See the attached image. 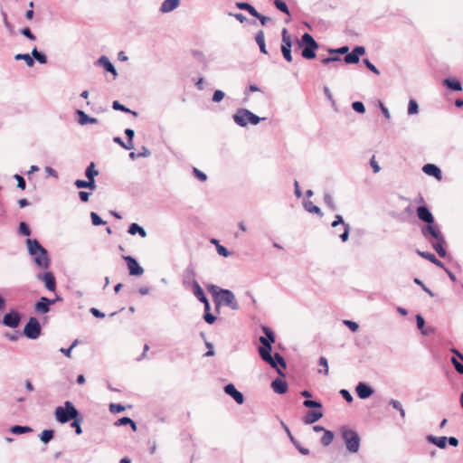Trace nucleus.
Returning a JSON list of instances; mask_svg holds the SVG:
<instances>
[{
	"label": "nucleus",
	"mask_w": 463,
	"mask_h": 463,
	"mask_svg": "<svg viewBox=\"0 0 463 463\" xmlns=\"http://www.w3.org/2000/svg\"><path fill=\"white\" fill-rule=\"evenodd\" d=\"M19 232L22 234V235H24V236H30L31 234V231H30V228L28 227V225L22 222L20 224H19Z\"/></svg>",
	"instance_id": "864d4df0"
},
{
	"label": "nucleus",
	"mask_w": 463,
	"mask_h": 463,
	"mask_svg": "<svg viewBox=\"0 0 463 463\" xmlns=\"http://www.w3.org/2000/svg\"><path fill=\"white\" fill-rule=\"evenodd\" d=\"M24 335L29 339H37L41 335V325L36 317H30L24 328Z\"/></svg>",
	"instance_id": "6e6552de"
},
{
	"label": "nucleus",
	"mask_w": 463,
	"mask_h": 463,
	"mask_svg": "<svg viewBox=\"0 0 463 463\" xmlns=\"http://www.w3.org/2000/svg\"><path fill=\"white\" fill-rule=\"evenodd\" d=\"M426 439L439 449H445L447 446V437H436L433 435H428Z\"/></svg>",
	"instance_id": "393cba45"
},
{
	"label": "nucleus",
	"mask_w": 463,
	"mask_h": 463,
	"mask_svg": "<svg viewBox=\"0 0 463 463\" xmlns=\"http://www.w3.org/2000/svg\"><path fill=\"white\" fill-rule=\"evenodd\" d=\"M364 63L365 64L366 68L370 70L372 72H373L376 75L380 74L379 70L368 59H364Z\"/></svg>",
	"instance_id": "052dcab7"
},
{
	"label": "nucleus",
	"mask_w": 463,
	"mask_h": 463,
	"mask_svg": "<svg viewBox=\"0 0 463 463\" xmlns=\"http://www.w3.org/2000/svg\"><path fill=\"white\" fill-rule=\"evenodd\" d=\"M21 322V315L17 310H11L3 317V325L11 328H16Z\"/></svg>",
	"instance_id": "1a4fd4ad"
},
{
	"label": "nucleus",
	"mask_w": 463,
	"mask_h": 463,
	"mask_svg": "<svg viewBox=\"0 0 463 463\" xmlns=\"http://www.w3.org/2000/svg\"><path fill=\"white\" fill-rule=\"evenodd\" d=\"M417 253H418L420 257H422V258H424V259H426V260H430L431 263L435 264L436 266L440 267V268H444L443 263H442L440 260H439L435 257V255H434V254H432V253H430V252H429V251H420V250H418V251H417Z\"/></svg>",
	"instance_id": "c85d7f7f"
},
{
	"label": "nucleus",
	"mask_w": 463,
	"mask_h": 463,
	"mask_svg": "<svg viewBox=\"0 0 463 463\" xmlns=\"http://www.w3.org/2000/svg\"><path fill=\"white\" fill-rule=\"evenodd\" d=\"M55 303V300H51L46 297H42L35 304L34 309L36 312L45 314L50 311V307Z\"/></svg>",
	"instance_id": "4468645a"
},
{
	"label": "nucleus",
	"mask_w": 463,
	"mask_h": 463,
	"mask_svg": "<svg viewBox=\"0 0 463 463\" xmlns=\"http://www.w3.org/2000/svg\"><path fill=\"white\" fill-rule=\"evenodd\" d=\"M125 134L128 137V140L126 142H123L119 137H118V144L123 146L127 150H131L134 147L133 144V137L135 135V132L131 128H127L125 130Z\"/></svg>",
	"instance_id": "6ab92c4d"
},
{
	"label": "nucleus",
	"mask_w": 463,
	"mask_h": 463,
	"mask_svg": "<svg viewBox=\"0 0 463 463\" xmlns=\"http://www.w3.org/2000/svg\"><path fill=\"white\" fill-rule=\"evenodd\" d=\"M352 108L354 111L358 113H364L365 112V107L363 102L361 101H354L352 103Z\"/></svg>",
	"instance_id": "603ef678"
},
{
	"label": "nucleus",
	"mask_w": 463,
	"mask_h": 463,
	"mask_svg": "<svg viewBox=\"0 0 463 463\" xmlns=\"http://www.w3.org/2000/svg\"><path fill=\"white\" fill-rule=\"evenodd\" d=\"M179 0H165L160 6L161 13H169L178 7Z\"/></svg>",
	"instance_id": "5701e85b"
},
{
	"label": "nucleus",
	"mask_w": 463,
	"mask_h": 463,
	"mask_svg": "<svg viewBox=\"0 0 463 463\" xmlns=\"http://www.w3.org/2000/svg\"><path fill=\"white\" fill-rule=\"evenodd\" d=\"M32 57L35 59L41 64H45L47 62V57L44 53L39 52L37 48H33L32 51Z\"/></svg>",
	"instance_id": "4c0bfd02"
},
{
	"label": "nucleus",
	"mask_w": 463,
	"mask_h": 463,
	"mask_svg": "<svg viewBox=\"0 0 463 463\" xmlns=\"http://www.w3.org/2000/svg\"><path fill=\"white\" fill-rule=\"evenodd\" d=\"M99 175V171L95 169V164L91 162L85 170L87 179L95 178Z\"/></svg>",
	"instance_id": "58836bf2"
},
{
	"label": "nucleus",
	"mask_w": 463,
	"mask_h": 463,
	"mask_svg": "<svg viewBox=\"0 0 463 463\" xmlns=\"http://www.w3.org/2000/svg\"><path fill=\"white\" fill-rule=\"evenodd\" d=\"M420 232L424 239L430 242L436 240L442 241L444 237L439 225L435 223V222L422 226Z\"/></svg>",
	"instance_id": "0eeeda50"
},
{
	"label": "nucleus",
	"mask_w": 463,
	"mask_h": 463,
	"mask_svg": "<svg viewBox=\"0 0 463 463\" xmlns=\"http://www.w3.org/2000/svg\"><path fill=\"white\" fill-rule=\"evenodd\" d=\"M33 430L28 426L14 425L11 427L10 431L15 435H21L31 432Z\"/></svg>",
	"instance_id": "c9c22d12"
},
{
	"label": "nucleus",
	"mask_w": 463,
	"mask_h": 463,
	"mask_svg": "<svg viewBox=\"0 0 463 463\" xmlns=\"http://www.w3.org/2000/svg\"><path fill=\"white\" fill-rule=\"evenodd\" d=\"M192 288H193L194 295L200 302H203V301L207 300V298L203 292V289L202 288V287L199 285V283L196 280H193Z\"/></svg>",
	"instance_id": "b1692460"
},
{
	"label": "nucleus",
	"mask_w": 463,
	"mask_h": 463,
	"mask_svg": "<svg viewBox=\"0 0 463 463\" xmlns=\"http://www.w3.org/2000/svg\"><path fill=\"white\" fill-rule=\"evenodd\" d=\"M271 387L276 393L283 394L288 391V383L280 378H276L271 383Z\"/></svg>",
	"instance_id": "aec40b11"
},
{
	"label": "nucleus",
	"mask_w": 463,
	"mask_h": 463,
	"mask_svg": "<svg viewBox=\"0 0 463 463\" xmlns=\"http://www.w3.org/2000/svg\"><path fill=\"white\" fill-rule=\"evenodd\" d=\"M296 41L299 47H302L303 44L306 45L301 52L303 58L311 60L316 57V50L318 48V44L311 34L305 33L301 36V40L297 39Z\"/></svg>",
	"instance_id": "20e7f679"
},
{
	"label": "nucleus",
	"mask_w": 463,
	"mask_h": 463,
	"mask_svg": "<svg viewBox=\"0 0 463 463\" xmlns=\"http://www.w3.org/2000/svg\"><path fill=\"white\" fill-rule=\"evenodd\" d=\"M129 425L133 431L137 430L136 422L128 417H122L118 419V426Z\"/></svg>",
	"instance_id": "e433bc0d"
},
{
	"label": "nucleus",
	"mask_w": 463,
	"mask_h": 463,
	"mask_svg": "<svg viewBox=\"0 0 463 463\" xmlns=\"http://www.w3.org/2000/svg\"><path fill=\"white\" fill-rule=\"evenodd\" d=\"M343 323L352 331L356 332L359 328V326L356 322L351 320H344Z\"/></svg>",
	"instance_id": "bf43d9fd"
},
{
	"label": "nucleus",
	"mask_w": 463,
	"mask_h": 463,
	"mask_svg": "<svg viewBox=\"0 0 463 463\" xmlns=\"http://www.w3.org/2000/svg\"><path fill=\"white\" fill-rule=\"evenodd\" d=\"M224 392L226 394L232 397L238 404H242L244 402L243 394L236 389L234 384H226L224 387Z\"/></svg>",
	"instance_id": "f8f14e48"
},
{
	"label": "nucleus",
	"mask_w": 463,
	"mask_h": 463,
	"mask_svg": "<svg viewBox=\"0 0 463 463\" xmlns=\"http://www.w3.org/2000/svg\"><path fill=\"white\" fill-rule=\"evenodd\" d=\"M422 171L428 175L434 176L439 180L441 179V171L436 165L426 164L423 165Z\"/></svg>",
	"instance_id": "412c9836"
},
{
	"label": "nucleus",
	"mask_w": 463,
	"mask_h": 463,
	"mask_svg": "<svg viewBox=\"0 0 463 463\" xmlns=\"http://www.w3.org/2000/svg\"><path fill=\"white\" fill-rule=\"evenodd\" d=\"M304 208L308 213H316V214H318L320 216L323 215V213L321 212V209L318 206L314 205L311 201L305 202L304 203Z\"/></svg>",
	"instance_id": "72a5a7b5"
},
{
	"label": "nucleus",
	"mask_w": 463,
	"mask_h": 463,
	"mask_svg": "<svg viewBox=\"0 0 463 463\" xmlns=\"http://www.w3.org/2000/svg\"><path fill=\"white\" fill-rule=\"evenodd\" d=\"M21 33L25 36L26 38H28L29 40H32V41H34L35 40V36L34 34H33V33L31 32L30 28L28 27H25L24 28L22 31H21Z\"/></svg>",
	"instance_id": "69168bd1"
},
{
	"label": "nucleus",
	"mask_w": 463,
	"mask_h": 463,
	"mask_svg": "<svg viewBox=\"0 0 463 463\" xmlns=\"http://www.w3.org/2000/svg\"><path fill=\"white\" fill-rule=\"evenodd\" d=\"M360 58L352 51L344 57V61L347 64H355L359 62Z\"/></svg>",
	"instance_id": "37998d69"
},
{
	"label": "nucleus",
	"mask_w": 463,
	"mask_h": 463,
	"mask_svg": "<svg viewBox=\"0 0 463 463\" xmlns=\"http://www.w3.org/2000/svg\"><path fill=\"white\" fill-rule=\"evenodd\" d=\"M355 392L360 399H367L373 393V389L365 383H359L356 385Z\"/></svg>",
	"instance_id": "dca6fc26"
},
{
	"label": "nucleus",
	"mask_w": 463,
	"mask_h": 463,
	"mask_svg": "<svg viewBox=\"0 0 463 463\" xmlns=\"http://www.w3.org/2000/svg\"><path fill=\"white\" fill-rule=\"evenodd\" d=\"M342 438L345 447L350 453H356L360 449V437L358 433L347 428H342Z\"/></svg>",
	"instance_id": "39448f33"
},
{
	"label": "nucleus",
	"mask_w": 463,
	"mask_h": 463,
	"mask_svg": "<svg viewBox=\"0 0 463 463\" xmlns=\"http://www.w3.org/2000/svg\"><path fill=\"white\" fill-rule=\"evenodd\" d=\"M430 244L434 250L439 254V257L444 258L447 255L446 250H445V244L446 241L445 238H442V241L436 240L430 241Z\"/></svg>",
	"instance_id": "4be33fe9"
},
{
	"label": "nucleus",
	"mask_w": 463,
	"mask_h": 463,
	"mask_svg": "<svg viewBox=\"0 0 463 463\" xmlns=\"http://www.w3.org/2000/svg\"><path fill=\"white\" fill-rule=\"evenodd\" d=\"M451 363L454 365L455 370L459 373L463 374V362L460 363L456 357L451 358Z\"/></svg>",
	"instance_id": "8fccbe9b"
},
{
	"label": "nucleus",
	"mask_w": 463,
	"mask_h": 463,
	"mask_svg": "<svg viewBox=\"0 0 463 463\" xmlns=\"http://www.w3.org/2000/svg\"><path fill=\"white\" fill-rule=\"evenodd\" d=\"M281 52H282L284 59L287 61H288V62L292 61L293 59H292V54H291V49L281 47Z\"/></svg>",
	"instance_id": "680f3d73"
},
{
	"label": "nucleus",
	"mask_w": 463,
	"mask_h": 463,
	"mask_svg": "<svg viewBox=\"0 0 463 463\" xmlns=\"http://www.w3.org/2000/svg\"><path fill=\"white\" fill-rule=\"evenodd\" d=\"M340 394L347 402H353V396L351 395V393L347 390L342 389L340 391Z\"/></svg>",
	"instance_id": "338daca9"
},
{
	"label": "nucleus",
	"mask_w": 463,
	"mask_h": 463,
	"mask_svg": "<svg viewBox=\"0 0 463 463\" xmlns=\"http://www.w3.org/2000/svg\"><path fill=\"white\" fill-rule=\"evenodd\" d=\"M14 179L17 181V186L22 189V190H24L25 187H26V184H25V181L24 179L20 175H14Z\"/></svg>",
	"instance_id": "e2e57ef3"
},
{
	"label": "nucleus",
	"mask_w": 463,
	"mask_h": 463,
	"mask_svg": "<svg viewBox=\"0 0 463 463\" xmlns=\"http://www.w3.org/2000/svg\"><path fill=\"white\" fill-rule=\"evenodd\" d=\"M14 59L16 61H20V60L24 61L28 67H33L34 65V61H33L32 55H30L28 53H18L14 56Z\"/></svg>",
	"instance_id": "f704fd0d"
},
{
	"label": "nucleus",
	"mask_w": 463,
	"mask_h": 463,
	"mask_svg": "<svg viewBox=\"0 0 463 463\" xmlns=\"http://www.w3.org/2000/svg\"><path fill=\"white\" fill-rule=\"evenodd\" d=\"M344 228V232L343 233H341L339 235V238L341 239V241L343 242L346 241L349 238V233H350V225L349 224H345V226L343 227Z\"/></svg>",
	"instance_id": "5fc2aeb1"
},
{
	"label": "nucleus",
	"mask_w": 463,
	"mask_h": 463,
	"mask_svg": "<svg viewBox=\"0 0 463 463\" xmlns=\"http://www.w3.org/2000/svg\"><path fill=\"white\" fill-rule=\"evenodd\" d=\"M324 203H326V205L331 210V211H335L336 210V205L334 202V199L332 197V195L330 194H324Z\"/></svg>",
	"instance_id": "c03bdc74"
},
{
	"label": "nucleus",
	"mask_w": 463,
	"mask_h": 463,
	"mask_svg": "<svg viewBox=\"0 0 463 463\" xmlns=\"http://www.w3.org/2000/svg\"><path fill=\"white\" fill-rule=\"evenodd\" d=\"M262 330L265 334V336L260 337L261 346L259 347V353L263 361L266 363H270L272 350L271 345L275 342V335L274 332L268 326H263Z\"/></svg>",
	"instance_id": "f03ea898"
},
{
	"label": "nucleus",
	"mask_w": 463,
	"mask_h": 463,
	"mask_svg": "<svg viewBox=\"0 0 463 463\" xmlns=\"http://www.w3.org/2000/svg\"><path fill=\"white\" fill-rule=\"evenodd\" d=\"M303 405L307 408H315V409L322 408V403L320 402L313 401V400H309V399H306L303 402Z\"/></svg>",
	"instance_id": "de8ad7c7"
},
{
	"label": "nucleus",
	"mask_w": 463,
	"mask_h": 463,
	"mask_svg": "<svg viewBox=\"0 0 463 463\" xmlns=\"http://www.w3.org/2000/svg\"><path fill=\"white\" fill-rule=\"evenodd\" d=\"M216 250H217V252L219 255L225 257V258L231 256V254H232L224 246H222L221 244H217Z\"/></svg>",
	"instance_id": "6e6d98bb"
},
{
	"label": "nucleus",
	"mask_w": 463,
	"mask_h": 463,
	"mask_svg": "<svg viewBox=\"0 0 463 463\" xmlns=\"http://www.w3.org/2000/svg\"><path fill=\"white\" fill-rule=\"evenodd\" d=\"M281 35H282L281 47L282 48H289V49H291V47H292V39H291V36L288 34V30L286 28L282 29Z\"/></svg>",
	"instance_id": "2f4dec72"
},
{
	"label": "nucleus",
	"mask_w": 463,
	"mask_h": 463,
	"mask_svg": "<svg viewBox=\"0 0 463 463\" xmlns=\"http://www.w3.org/2000/svg\"><path fill=\"white\" fill-rule=\"evenodd\" d=\"M255 41L257 43V44L259 45L260 47V51L264 53V54H267L268 53V51L266 49V44H265V37H264V33L263 31H259L255 36Z\"/></svg>",
	"instance_id": "c756f323"
},
{
	"label": "nucleus",
	"mask_w": 463,
	"mask_h": 463,
	"mask_svg": "<svg viewBox=\"0 0 463 463\" xmlns=\"http://www.w3.org/2000/svg\"><path fill=\"white\" fill-rule=\"evenodd\" d=\"M128 232L131 235H135V234L138 233L142 238L146 236V232L145 231V229L135 222L130 224Z\"/></svg>",
	"instance_id": "7c9ffc66"
},
{
	"label": "nucleus",
	"mask_w": 463,
	"mask_h": 463,
	"mask_svg": "<svg viewBox=\"0 0 463 463\" xmlns=\"http://www.w3.org/2000/svg\"><path fill=\"white\" fill-rule=\"evenodd\" d=\"M203 319H204V321L206 323L212 325L216 320V317L213 314H211L210 312H206L203 315Z\"/></svg>",
	"instance_id": "774afa93"
},
{
	"label": "nucleus",
	"mask_w": 463,
	"mask_h": 463,
	"mask_svg": "<svg viewBox=\"0 0 463 463\" xmlns=\"http://www.w3.org/2000/svg\"><path fill=\"white\" fill-rule=\"evenodd\" d=\"M224 96L225 94L222 90H217L213 95V101L218 103L223 99Z\"/></svg>",
	"instance_id": "13d9d810"
},
{
	"label": "nucleus",
	"mask_w": 463,
	"mask_h": 463,
	"mask_svg": "<svg viewBox=\"0 0 463 463\" xmlns=\"http://www.w3.org/2000/svg\"><path fill=\"white\" fill-rule=\"evenodd\" d=\"M416 323H417L418 328L421 331V334L428 335V332L426 330H424L425 320L422 317V316H420V315L416 316Z\"/></svg>",
	"instance_id": "09e8293b"
},
{
	"label": "nucleus",
	"mask_w": 463,
	"mask_h": 463,
	"mask_svg": "<svg viewBox=\"0 0 463 463\" xmlns=\"http://www.w3.org/2000/svg\"><path fill=\"white\" fill-rule=\"evenodd\" d=\"M319 365L324 367V371H319V373H323L325 375L328 374V362L325 356H321L318 361Z\"/></svg>",
	"instance_id": "3c124183"
},
{
	"label": "nucleus",
	"mask_w": 463,
	"mask_h": 463,
	"mask_svg": "<svg viewBox=\"0 0 463 463\" xmlns=\"http://www.w3.org/2000/svg\"><path fill=\"white\" fill-rule=\"evenodd\" d=\"M333 439H334V433L331 430H326L324 431L323 437L321 438V443L326 447L332 443Z\"/></svg>",
	"instance_id": "ea45409f"
},
{
	"label": "nucleus",
	"mask_w": 463,
	"mask_h": 463,
	"mask_svg": "<svg viewBox=\"0 0 463 463\" xmlns=\"http://www.w3.org/2000/svg\"><path fill=\"white\" fill-rule=\"evenodd\" d=\"M419 112V106L416 100L411 99L408 104V114L414 115Z\"/></svg>",
	"instance_id": "49530a36"
},
{
	"label": "nucleus",
	"mask_w": 463,
	"mask_h": 463,
	"mask_svg": "<svg viewBox=\"0 0 463 463\" xmlns=\"http://www.w3.org/2000/svg\"><path fill=\"white\" fill-rule=\"evenodd\" d=\"M78 115V122L80 125L94 124L97 122V118L89 117L84 111L78 109L76 111Z\"/></svg>",
	"instance_id": "bb28decb"
},
{
	"label": "nucleus",
	"mask_w": 463,
	"mask_h": 463,
	"mask_svg": "<svg viewBox=\"0 0 463 463\" xmlns=\"http://www.w3.org/2000/svg\"><path fill=\"white\" fill-rule=\"evenodd\" d=\"M323 417V411L321 409L308 411L305 417L303 418V421L305 424H313L319 420Z\"/></svg>",
	"instance_id": "f3484780"
},
{
	"label": "nucleus",
	"mask_w": 463,
	"mask_h": 463,
	"mask_svg": "<svg viewBox=\"0 0 463 463\" xmlns=\"http://www.w3.org/2000/svg\"><path fill=\"white\" fill-rule=\"evenodd\" d=\"M214 302L217 307L223 305L231 307L232 310H238L240 307L235 295L229 289H220L218 296L214 298Z\"/></svg>",
	"instance_id": "423d86ee"
},
{
	"label": "nucleus",
	"mask_w": 463,
	"mask_h": 463,
	"mask_svg": "<svg viewBox=\"0 0 463 463\" xmlns=\"http://www.w3.org/2000/svg\"><path fill=\"white\" fill-rule=\"evenodd\" d=\"M268 364H270L271 367L275 368L279 374L284 376L282 369L286 368V362L282 355H280L279 353H275L273 356L271 355L270 363Z\"/></svg>",
	"instance_id": "ddd939ff"
},
{
	"label": "nucleus",
	"mask_w": 463,
	"mask_h": 463,
	"mask_svg": "<svg viewBox=\"0 0 463 463\" xmlns=\"http://www.w3.org/2000/svg\"><path fill=\"white\" fill-rule=\"evenodd\" d=\"M90 218H91L93 225H95V226L105 223V222H103L102 219L94 212L90 213Z\"/></svg>",
	"instance_id": "4d7b16f0"
},
{
	"label": "nucleus",
	"mask_w": 463,
	"mask_h": 463,
	"mask_svg": "<svg viewBox=\"0 0 463 463\" xmlns=\"http://www.w3.org/2000/svg\"><path fill=\"white\" fill-rule=\"evenodd\" d=\"M37 279L44 283L45 288L49 291H54L56 288V280L52 272L37 275Z\"/></svg>",
	"instance_id": "9b49d317"
},
{
	"label": "nucleus",
	"mask_w": 463,
	"mask_h": 463,
	"mask_svg": "<svg viewBox=\"0 0 463 463\" xmlns=\"http://www.w3.org/2000/svg\"><path fill=\"white\" fill-rule=\"evenodd\" d=\"M98 64L101 67H103L107 71L111 72L112 74L116 75V68L115 66L110 62L109 58L107 56H101L98 61Z\"/></svg>",
	"instance_id": "a878e982"
},
{
	"label": "nucleus",
	"mask_w": 463,
	"mask_h": 463,
	"mask_svg": "<svg viewBox=\"0 0 463 463\" xmlns=\"http://www.w3.org/2000/svg\"><path fill=\"white\" fill-rule=\"evenodd\" d=\"M127 262V266L130 276H141L144 273V269L138 264L137 260L131 256H123Z\"/></svg>",
	"instance_id": "9d476101"
},
{
	"label": "nucleus",
	"mask_w": 463,
	"mask_h": 463,
	"mask_svg": "<svg viewBox=\"0 0 463 463\" xmlns=\"http://www.w3.org/2000/svg\"><path fill=\"white\" fill-rule=\"evenodd\" d=\"M54 416L57 421L67 423L71 420H75L79 416V411L70 401H67L64 406H59L55 409Z\"/></svg>",
	"instance_id": "7ed1b4c3"
},
{
	"label": "nucleus",
	"mask_w": 463,
	"mask_h": 463,
	"mask_svg": "<svg viewBox=\"0 0 463 463\" xmlns=\"http://www.w3.org/2000/svg\"><path fill=\"white\" fill-rule=\"evenodd\" d=\"M443 84L448 87L449 89H450L451 90H454V91H460L462 90V85H461V82L457 80V79H453V78H447L443 80Z\"/></svg>",
	"instance_id": "cd10ccee"
},
{
	"label": "nucleus",
	"mask_w": 463,
	"mask_h": 463,
	"mask_svg": "<svg viewBox=\"0 0 463 463\" xmlns=\"http://www.w3.org/2000/svg\"><path fill=\"white\" fill-rule=\"evenodd\" d=\"M274 5L280 12L289 15V10H288V5H286V3L284 1H282V0H274Z\"/></svg>",
	"instance_id": "a18cd8bd"
},
{
	"label": "nucleus",
	"mask_w": 463,
	"mask_h": 463,
	"mask_svg": "<svg viewBox=\"0 0 463 463\" xmlns=\"http://www.w3.org/2000/svg\"><path fill=\"white\" fill-rule=\"evenodd\" d=\"M417 216L418 218L426 222L427 224L434 222V217L429 208L425 205L419 206L417 208Z\"/></svg>",
	"instance_id": "2eb2a0df"
},
{
	"label": "nucleus",
	"mask_w": 463,
	"mask_h": 463,
	"mask_svg": "<svg viewBox=\"0 0 463 463\" xmlns=\"http://www.w3.org/2000/svg\"><path fill=\"white\" fill-rule=\"evenodd\" d=\"M243 114L248 117L247 119H249L251 125H258L260 121L265 119V118H260L250 110L249 112H243Z\"/></svg>",
	"instance_id": "a19ab883"
},
{
	"label": "nucleus",
	"mask_w": 463,
	"mask_h": 463,
	"mask_svg": "<svg viewBox=\"0 0 463 463\" xmlns=\"http://www.w3.org/2000/svg\"><path fill=\"white\" fill-rule=\"evenodd\" d=\"M53 436H54V431L52 430H44L41 435H40V439L43 442V443H48L50 442L52 439H53Z\"/></svg>",
	"instance_id": "79ce46f5"
},
{
	"label": "nucleus",
	"mask_w": 463,
	"mask_h": 463,
	"mask_svg": "<svg viewBox=\"0 0 463 463\" xmlns=\"http://www.w3.org/2000/svg\"><path fill=\"white\" fill-rule=\"evenodd\" d=\"M243 112H249L247 109H238L235 114L232 116L234 122L240 127H247L250 124L249 119H247V116L243 114Z\"/></svg>",
	"instance_id": "a211bd4d"
},
{
	"label": "nucleus",
	"mask_w": 463,
	"mask_h": 463,
	"mask_svg": "<svg viewBox=\"0 0 463 463\" xmlns=\"http://www.w3.org/2000/svg\"><path fill=\"white\" fill-rule=\"evenodd\" d=\"M236 6L241 10H246L252 16H257L258 11L250 4L244 2L236 3Z\"/></svg>",
	"instance_id": "473e14b6"
},
{
	"label": "nucleus",
	"mask_w": 463,
	"mask_h": 463,
	"mask_svg": "<svg viewBox=\"0 0 463 463\" xmlns=\"http://www.w3.org/2000/svg\"><path fill=\"white\" fill-rule=\"evenodd\" d=\"M26 246L28 253L33 257L34 263L40 269H48L50 266L48 252L40 242L36 239H27Z\"/></svg>",
	"instance_id": "f257e3e1"
},
{
	"label": "nucleus",
	"mask_w": 463,
	"mask_h": 463,
	"mask_svg": "<svg viewBox=\"0 0 463 463\" xmlns=\"http://www.w3.org/2000/svg\"><path fill=\"white\" fill-rule=\"evenodd\" d=\"M193 172H194V175H195L199 180H201L202 182L206 181V179H207V175H206L204 173H203L202 171H200L199 169H197V168H195V167H194Z\"/></svg>",
	"instance_id": "0e129e2a"
}]
</instances>
